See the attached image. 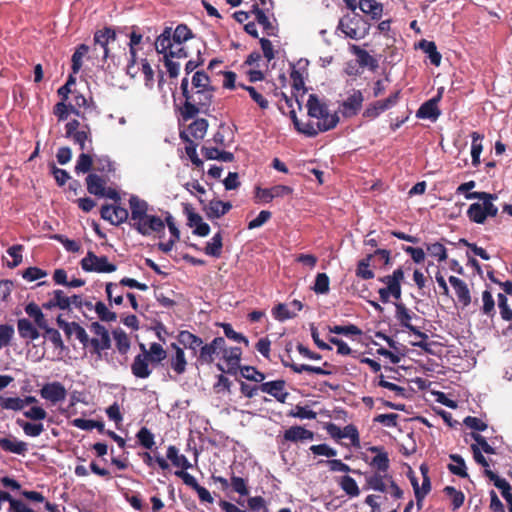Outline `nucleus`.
<instances>
[{
  "label": "nucleus",
  "mask_w": 512,
  "mask_h": 512,
  "mask_svg": "<svg viewBox=\"0 0 512 512\" xmlns=\"http://www.w3.org/2000/svg\"><path fill=\"white\" fill-rule=\"evenodd\" d=\"M242 349L237 346L228 347L224 337H215L211 342L204 343L199 349L197 355V364L210 365L214 363L217 357H220L226 364L225 369L221 364H217L218 370L235 375L240 367Z\"/></svg>",
  "instance_id": "1"
},
{
  "label": "nucleus",
  "mask_w": 512,
  "mask_h": 512,
  "mask_svg": "<svg viewBox=\"0 0 512 512\" xmlns=\"http://www.w3.org/2000/svg\"><path fill=\"white\" fill-rule=\"evenodd\" d=\"M180 90L184 102L179 112L184 121L195 118L199 113L209 115L215 90L190 89L187 76L182 79Z\"/></svg>",
  "instance_id": "2"
},
{
  "label": "nucleus",
  "mask_w": 512,
  "mask_h": 512,
  "mask_svg": "<svg viewBox=\"0 0 512 512\" xmlns=\"http://www.w3.org/2000/svg\"><path fill=\"white\" fill-rule=\"evenodd\" d=\"M307 111L311 118H316L318 121L307 122L304 135L308 137H315L319 132L329 131L337 126L339 117L337 113H330L325 103H322L316 94H310L307 100Z\"/></svg>",
  "instance_id": "3"
},
{
  "label": "nucleus",
  "mask_w": 512,
  "mask_h": 512,
  "mask_svg": "<svg viewBox=\"0 0 512 512\" xmlns=\"http://www.w3.org/2000/svg\"><path fill=\"white\" fill-rule=\"evenodd\" d=\"M337 29L353 40H360L369 34L370 24L359 13L340 19Z\"/></svg>",
  "instance_id": "4"
},
{
  "label": "nucleus",
  "mask_w": 512,
  "mask_h": 512,
  "mask_svg": "<svg viewBox=\"0 0 512 512\" xmlns=\"http://www.w3.org/2000/svg\"><path fill=\"white\" fill-rule=\"evenodd\" d=\"M404 280V270L398 267L391 275L379 278V281L386 284V287L380 288L378 293L382 303H388L390 296L399 300L401 298V282Z\"/></svg>",
  "instance_id": "5"
},
{
  "label": "nucleus",
  "mask_w": 512,
  "mask_h": 512,
  "mask_svg": "<svg viewBox=\"0 0 512 512\" xmlns=\"http://www.w3.org/2000/svg\"><path fill=\"white\" fill-rule=\"evenodd\" d=\"M172 28L166 27L163 32L157 37L155 42L156 51L159 54H167V56L171 58H187L189 53L185 48L184 44L180 46H176L172 43L171 40Z\"/></svg>",
  "instance_id": "6"
},
{
  "label": "nucleus",
  "mask_w": 512,
  "mask_h": 512,
  "mask_svg": "<svg viewBox=\"0 0 512 512\" xmlns=\"http://www.w3.org/2000/svg\"><path fill=\"white\" fill-rule=\"evenodd\" d=\"M81 268L86 272L112 273L116 271L115 264L109 263L106 256H97L94 252L88 251L80 262Z\"/></svg>",
  "instance_id": "7"
},
{
  "label": "nucleus",
  "mask_w": 512,
  "mask_h": 512,
  "mask_svg": "<svg viewBox=\"0 0 512 512\" xmlns=\"http://www.w3.org/2000/svg\"><path fill=\"white\" fill-rule=\"evenodd\" d=\"M116 32L111 27H104L103 29L97 30L94 34V51L101 50V57L103 61H106L111 57L109 44L116 41Z\"/></svg>",
  "instance_id": "8"
},
{
  "label": "nucleus",
  "mask_w": 512,
  "mask_h": 512,
  "mask_svg": "<svg viewBox=\"0 0 512 512\" xmlns=\"http://www.w3.org/2000/svg\"><path fill=\"white\" fill-rule=\"evenodd\" d=\"M90 332L95 337L90 338L89 345L93 348V352L100 353L111 347V339L108 330L99 322H92L89 326Z\"/></svg>",
  "instance_id": "9"
},
{
  "label": "nucleus",
  "mask_w": 512,
  "mask_h": 512,
  "mask_svg": "<svg viewBox=\"0 0 512 512\" xmlns=\"http://www.w3.org/2000/svg\"><path fill=\"white\" fill-rule=\"evenodd\" d=\"M133 228L143 236L159 235L164 233L165 223L159 216L147 214L141 221L136 222Z\"/></svg>",
  "instance_id": "10"
},
{
  "label": "nucleus",
  "mask_w": 512,
  "mask_h": 512,
  "mask_svg": "<svg viewBox=\"0 0 512 512\" xmlns=\"http://www.w3.org/2000/svg\"><path fill=\"white\" fill-rule=\"evenodd\" d=\"M100 215L102 219L114 226L125 223L129 218L128 210L120 206V203L102 205Z\"/></svg>",
  "instance_id": "11"
},
{
  "label": "nucleus",
  "mask_w": 512,
  "mask_h": 512,
  "mask_svg": "<svg viewBox=\"0 0 512 512\" xmlns=\"http://www.w3.org/2000/svg\"><path fill=\"white\" fill-rule=\"evenodd\" d=\"M364 102L363 93L360 90L353 89L352 93L340 104V112L344 118L356 116L362 108Z\"/></svg>",
  "instance_id": "12"
},
{
  "label": "nucleus",
  "mask_w": 512,
  "mask_h": 512,
  "mask_svg": "<svg viewBox=\"0 0 512 512\" xmlns=\"http://www.w3.org/2000/svg\"><path fill=\"white\" fill-rule=\"evenodd\" d=\"M39 393L41 398L50 401L53 404L65 400L67 396L66 388L61 382L58 381L44 384Z\"/></svg>",
  "instance_id": "13"
},
{
  "label": "nucleus",
  "mask_w": 512,
  "mask_h": 512,
  "mask_svg": "<svg viewBox=\"0 0 512 512\" xmlns=\"http://www.w3.org/2000/svg\"><path fill=\"white\" fill-rule=\"evenodd\" d=\"M203 211L209 220L219 219L227 214L232 209L231 202H224L222 200L212 199L207 204L203 205Z\"/></svg>",
  "instance_id": "14"
},
{
  "label": "nucleus",
  "mask_w": 512,
  "mask_h": 512,
  "mask_svg": "<svg viewBox=\"0 0 512 512\" xmlns=\"http://www.w3.org/2000/svg\"><path fill=\"white\" fill-rule=\"evenodd\" d=\"M129 207L131 211L130 225L133 227L136 222L141 221L148 214L149 205L145 200L132 195L129 198Z\"/></svg>",
  "instance_id": "15"
},
{
  "label": "nucleus",
  "mask_w": 512,
  "mask_h": 512,
  "mask_svg": "<svg viewBox=\"0 0 512 512\" xmlns=\"http://www.w3.org/2000/svg\"><path fill=\"white\" fill-rule=\"evenodd\" d=\"M177 340L186 349L190 350L196 358L199 353V349L204 345L202 338L188 330L180 331L177 335Z\"/></svg>",
  "instance_id": "16"
},
{
  "label": "nucleus",
  "mask_w": 512,
  "mask_h": 512,
  "mask_svg": "<svg viewBox=\"0 0 512 512\" xmlns=\"http://www.w3.org/2000/svg\"><path fill=\"white\" fill-rule=\"evenodd\" d=\"M466 199H479L482 200L484 205V211L486 218L488 216L495 217L498 214V208L493 204V201L497 199L496 194H491L488 192H478L474 191L472 193L466 194Z\"/></svg>",
  "instance_id": "17"
},
{
  "label": "nucleus",
  "mask_w": 512,
  "mask_h": 512,
  "mask_svg": "<svg viewBox=\"0 0 512 512\" xmlns=\"http://www.w3.org/2000/svg\"><path fill=\"white\" fill-rule=\"evenodd\" d=\"M349 50L352 54L357 57V62L361 68H369L371 71H375L378 68V61L371 56L365 49L355 44H350Z\"/></svg>",
  "instance_id": "18"
},
{
  "label": "nucleus",
  "mask_w": 512,
  "mask_h": 512,
  "mask_svg": "<svg viewBox=\"0 0 512 512\" xmlns=\"http://www.w3.org/2000/svg\"><path fill=\"white\" fill-rule=\"evenodd\" d=\"M260 391L263 393H267L273 396L276 400L283 403L288 395L287 392H284L285 381L284 380H275L270 382H264L259 385Z\"/></svg>",
  "instance_id": "19"
},
{
  "label": "nucleus",
  "mask_w": 512,
  "mask_h": 512,
  "mask_svg": "<svg viewBox=\"0 0 512 512\" xmlns=\"http://www.w3.org/2000/svg\"><path fill=\"white\" fill-rule=\"evenodd\" d=\"M441 94L439 93L436 97L424 102L416 112V117L420 119H432L436 120L440 115L437 103L440 100Z\"/></svg>",
  "instance_id": "20"
},
{
  "label": "nucleus",
  "mask_w": 512,
  "mask_h": 512,
  "mask_svg": "<svg viewBox=\"0 0 512 512\" xmlns=\"http://www.w3.org/2000/svg\"><path fill=\"white\" fill-rule=\"evenodd\" d=\"M449 282L455 290L458 301L463 307L469 306L471 303V294L467 284L456 276H450Z\"/></svg>",
  "instance_id": "21"
},
{
  "label": "nucleus",
  "mask_w": 512,
  "mask_h": 512,
  "mask_svg": "<svg viewBox=\"0 0 512 512\" xmlns=\"http://www.w3.org/2000/svg\"><path fill=\"white\" fill-rule=\"evenodd\" d=\"M149 359L144 354H138L134 357L131 364V372L136 378L146 379L148 378L152 370L149 367Z\"/></svg>",
  "instance_id": "22"
},
{
  "label": "nucleus",
  "mask_w": 512,
  "mask_h": 512,
  "mask_svg": "<svg viewBox=\"0 0 512 512\" xmlns=\"http://www.w3.org/2000/svg\"><path fill=\"white\" fill-rule=\"evenodd\" d=\"M17 330L22 339L34 341L39 338L40 333L36 324L29 319L21 318L17 321Z\"/></svg>",
  "instance_id": "23"
},
{
  "label": "nucleus",
  "mask_w": 512,
  "mask_h": 512,
  "mask_svg": "<svg viewBox=\"0 0 512 512\" xmlns=\"http://www.w3.org/2000/svg\"><path fill=\"white\" fill-rule=\"evenodd\" d=\"M251 12L255 15L257 23L263 27L265 33L268 36H277V26L273 25V23L269 20L265 12L261 8H259L258 4L252 5Z\"/></svg>",
  "instance_id": "24"
},
{
  "label": "nucleus",
  "mask_w": 512,
  "mask_h": 512,
  "mask_svg": "<svg viewBox=\"0 0 512 512\" xmlns=\"http://www.w3.org/2000/svg\"><path fill=\"white\" fill-rule=\"evenodd\" d=\"M0 448L5 452L25 455L28 451V444L24 441L17 440L15 437L0 438Z\"/></svg>",
  "instance_id": "25"
},
{
  "label": "nucleus",
  "mask_w": 512,
  "mask_h": 512,
  "mask_svg": "<svg viewBox=\"0 0 512 512\" xmlns=\"http://www.w3.org/2000/svg\"><path fill=\"white\" fill-rule=\"evenodd\" d=\"M85 182L89 194L96 197L104 194L103 191L107 184V181L104 177L98 175L97 173H89L85 179Z\"/></svg>",
  "instance_id": "26"
},
{
  "label": "nucleus",
  "mask_w": 512,
  "mask_h": 512,
  "mask_svg": "<svg viewBox=\"0 0 512 512\" xmlns=\"http://www.w3.org/2000/svg\"><path fill=\"white\" fill-rule=\"evenodd\" d=\"M284 439L290 442L313 440L314 433L302 426H291L284 432Z\"/></svg>",
  "instance_id": "27"
},
{
  "label": "nucleus",
  "mask_w": 512,
  "mask_h": 512,
  "mask_svg": "<svg viewBox=\"0 0 512 512\" xmlns=\"http://www.w3.org/2000/svg\"><path fill=\"white\" fill-rule=\"evenodd\" d=\"M389 477H391V475H388V473L379 472H374L373 474L366 475V486L367 488L373 489L375 491L387 492L386 482H389Z\"/></svg>",
  "instance_id": "28"
},
{
  "label": "nucleus",
  "mask_w": 512,
  "mask_h": 512,
  "mask_svg": "<svg viewBox=\"0 0 512 512\" xmlns=\"http://www.w3.org/2000/svg\"><path fill=\"white\" fill-rule=\"evenodd\" d=\"M357 8L373 20L380 19L383 13V5L376 0H359Z\"/></svg>",
  "instance_id": "29"
},
{
  "label": "nucleus",
  "mask_w": 512,
  "mask_h": 512,
  "mask_svg": "<svg viewBox=\"0 0 512 512\" xmlns=\"http://www.w3.org/2000/svg\"><path fill=\"white\" fill-rule=\"evenodd\" d=\"M171 347L175 350V355L170 360L171 368L178 375H181L186 371L187 366L184 350L175 343H172Z\"/></svg>",
  "instance_id": "30"
},
{
  "label": "nucleus",
  "mask_w": 512,
  "mask_h": 512,
  "mask_svg": "<svg viewBox=\"0 0 512 512\" xmlns=\"http://www.w3.org/2000/svg\"><path fill=\"white\" fill-rule=\"evenodd\" d=\"M167 459H169L173 466L180 467L182 470L191 468V463L188 461L185 455L179 454V450L176 446L170 445L167 448L166 453Z\"/></svg>",
  "instance_id": "31"
},
{
  "label": "nucleus",
  "mask_w": 512,
  "mask_h": 512,
  "mask_svg": "<svg viewBox=\"0 0 512 512\" xmlns=\"http://www.w3.org/2000/svg\"><path fill=\"white\" fill-rule=\"evenodd\" d=\"M396 319L399 321L400 325L402 327L407 328L409 331H411L415 326L411 324L412 318H416L417 316L412 313L409 309L406 308V306L402 303H396Z\"/></svg>",
  "instance_id": "32"
},
{
  "label": "nucleus",
  "mask_w": 512,
  "mask_h": 512,
  "mask_svg": "<svg viewBox=\"0 0 512 512\" xmlns=\"http://www.w3.org/2000/svg\"><path fill=\"white\" fill-rule=\"evenodd\" d=\"M192 38H194V34L186 24H179L174 31L172 30L171 40L176 46H180Z\"/></svg>",
  "instance_id": "33"
},
{
  "label": "nucleus",
  "mask_w": 512,
  "mask_h": 512,
  "mask_svg": "<svg viewBox=\"0 0 512 512\" xmlns=\"http://www.w3.org/2000/svg\"><path fill=\"white\" fill-rule=\"evenodd\" d=\"M190 89H198V90H215V88L211 85V79L204 71H196L191 78V85L189 84Z\"/></svg>",
  "instance_id": "34"
},
{
  "label": "nucleus",
  "mask_w": 512,
  "mask_h": 512,
  "mask_svg": "<svg viewBox=\"0 0 512 512\" xmlns=\"http://www.w3.org/2000/svg\"><path fill=\"white\" fill-rule=\"evenodd\" d=\"M25 312L29 317L34 319V322L39 329L47 328L48 322H47L42 310L36 303H34V302L28 303L25 306Z\"/></svg>",
  "instance_id": "35"
},
{
  "label": "nucleus",
  "mask_w": 512,
  "mask_h": 512,
  "mask_svg": "<svg viewBox=\"0 0 512 512\" xmlns=\"http://www.w3.org/2000/svg\"><path fill=\"white\" fill-rule=\"evenodd\" d=\"M373 257L374 254H368L366 257L358 261L355 271V274L358 278L363 280H370L374 278L375 274L373 270L370 269V264Z\"/></svg>",
  "instance_id": "36"
},
{
  "label": "nucleus",
  "mask_w": 512,
  "mask_h": 512,
  "mask_svg": "<svg viewBox=\"0 0 512 512\" xmlns=\"http://www.w3.org/2000/svg\"><path fill=\"white\" fill-rule=\"evenodd\" d=\"M69 113L80 116V111L72 103L58 102L53 108V114L57 117L58 121H65Z\"/></svg>",
  "instance_id": "37"
},
{
  "label": "nucleus",
  "mask_w": 512,
  "mask_h": 512,
  "mask_svg": "<svg viewBox=\"0 0 512 512\" xmlns=\"http://www.w3.org/2000/svg\"><path fill=\"white\" fill-rule=\"evenodd\" d=\"M449 458L453 461V464L448 465V470L461 478L468 477L467 467L463 457L459 454H451Z\"/></svg>",
  "instance_id": "38"
},
{
  "label": "nucleus",
  "mask_w": 512,
  "mask_h": 512,
  "mask_svg": "<svg viewBox=\"0 0 512 512\" xmlns=\"http://www.w3.org/2000/svg\"><path fill=\"white\" fill-rule=\"evenodd\" d=\"M222 234L221 232H217L208 242L204 248V253L208 256L219 258L222 254Z\"/></svg>",
  "instance_id": "39"
},
{
  "label": "nucleus",
  "mask_w": 512,
  "mask_h": 512,
  "mask_svg": "<svg viewBox=\"0 0 512 512\" xmlns=\"http://www.w3.org/2000/svg\"><path fill=\"white\" fill-rule=\"evenodd\" d=\"M419 46L426 54H428L430 62L434 66L440 65L442 56L437 51V46L435 42L423 39L420 41Z\"/></svg>",
  "instance_id": "40"
},
{
  "label": "nucleus",
  "mask_w": 512,
  "mask_h": 512,
  "mask_svg": "<svg viewBox=\"0 0 512 512\" xmlns=\"http://www.w3.org/2000/svg\"><path fill=\"white\" fill-rule=\"evenodd\" d=\"M472 144H471V157H472V165L474 167H478L480 164V155L483 151L482 139L484 138L478 132H472L471 134Z\"/></svg>",
  "instance_id": "41"
},
{
  "label": "nucleus",
  "mask_w": 512,
  "mask_h": 512,
  "mask_svg": "<svg viewBox=\"0 0 512 512\" xmlns=\"http://www.w3.org/2000/svg\"><path fill=\"white\" fill-rule=\"evenodd\" d=\"M72 425L76 428H79V429H82V430H92V429H97L99 433H104L105 432V426H104V423L102 421H96V420H92V419H83V418H76L74 420H72Z\"/></svg>",
  "instance_id": "42"
},
{
  "label": "nucleus",
  "mask_w": 512,
  "mask_h": 512,
  "mask_svg": "<svg viewBox=\"0 0 512 512\" xmlns=\"http://www.w3.org/2000/svg\"><path fill=\"white\" fill-rule=\"evenodd\" d=\"M91 170H94V158L89 153H81L76 161L75 172L84 174Z\"/></svg>",
  "instance_id": "43"
},
{
  "label": "nucleus",
  "mask_w": 512,
  "mask_h": 512,
  "mask_svg": "<svg viewBox=\"0 0 512 512\" xmlns=\"http://www.w3.org/2000/svg\"><path fill=\"white\" fill-rule=\"evenodd\" d=\"M467 217L471 222L477 224H483L486 221V215L484 211L483 203H473L469 206L467 210Z\"/></svg>",
  "instance_id": "44"
},
{
  "label": "nucleus",
  "mask_w": 512,
  "mask_h": 512,
  "mask_svg": "<svg viewBox=\"0 0 512 512\" xmlns=\"http://www.w3.org/2000/svg\"><path fill=\"white\" fill-rule=\"evenodd\" d=\"M369 465L376 469L375 472L379 473H387L390 467V460L388 453H379L375 455L371 461L369 462Z\"/></svg>",
  "instance_id": "45"
},
{
  "label": "nucleus",
  "mask_w": 512,
  "mask_h": 512,
  "mask_svg": "<svg viewBox=\"0 0 512 512\" xmlns=\"http://www.w3.org/2000/svg\"><path fill=\"white\" fill-rule=\"evenodd\" d=\"M443 492L451 500V505H452L453 510H457L463 505L464 500H465V495L462 491L457 490L453 486H446L443 489Z\"/></svg>",
  "instance_id": "46"
},
{
  "label": "nucleus",
  "mask_w": 512,
  "mask_h": 512,
  "mask_svg": "<svg viewBox=\"0 0 512 512\" xmlns=\"http://www.w3.org/2000/svg\"><path fill=\"white\" fill-rule=\"evenodd\" d=\"M69 139H72L75 144H78L81 150L87 149L86 142L88 141L89 143H92V135L89 125H84L80 131L74 133L69 137Z\"/></svg>",
  "instance_id": "47"
},
{
  "label": "nucleus",
  "mask_w": 512,
  "mask_h": 512,
  "mask_svg": "<svg viewBox=\"0 0 512 512\" xmlns=\"http://www.w3.org/2000/svg\"><path fill=\"white\" fill-rule=\"evenodd\" d=\"M16 423L23 429L25 435L29 437H38L44 431V425L42 423H32L21 419H17Z\"/></svg>",
  "instance_id": "48"
},
{
  "label": "nucleus",
  "mask_w": 512,
  "mask_h": 512,
  "mask_svg": "<svg viewBox=\"0 0 512 512\" xmlns=\"http://www.w3.org/2000/svg\"><path fill=\"white\" fill-rule=\"evenodd\" d=\"M88 51H89V46L86 44H80L76 48V50L73 53L72 58H71V62H72L71 69H72L73 74H77L80 71V69L82 67V59L88 53Z\"/></svg>",
  "instance_id": "49"
},
{
  "label": "nucleus",
  "mask_w": 512,
  "mask_h": 512,
  "mask_svg": "<svg viewBox=\"0 0 512 512\" xmlns=\"http://www.w3.org/2000/svg\"><path fill=\"white\" fill-rule=\"evenodd\" d=\"M144 355L149 359L151 363L157 364L166 358L167 352L161 344L154 342L151 343L149 352H145Z\"/></svg>",
  "instance_id": "50"
},
{
  "label": "nucleus",
  "mask_w": 512,
  "mask_h": 512,
  "mask_svg": "<svg viewBox=\"0 0 512 512\" xmlns=\"http://www.w3.org/2000/svg\"><path fill=\"white\" fill-rule=\"evenodd\" d=\"M3 502L9 503L8 512H21L25 505L22 500L15 499L10 493L0 490V509Z\"/></svg>",
  "instance_id": "51"
},
{
  "label": "nucleus",
  "mask_w": 512,
  "mask_h": 512,
  "mask_svg": "<svg viewBox=\"0 0 512 512\" xmlns=\"http://www.w3.org/2000/svg\"><path fill=\"white\" fill-rule=\"evenodd\" d=\"M339 485L341 489L350 497H357L360 494V490L356 481L348 475L341 477Z\"/></svg>",
  "instance_id": "52"
},
{
  "label": "nucleus",
  "mask_w": 512,
  "mask_h": 512,
  "mask_svg": "<svg viewBox=\"0 0 512 512\" xmlns=\"http://www.w3.org/2000/svg\"><path fill=\"white\" fill-rule=\"evenodd\" d=\"M219 326L223 328L225 337L238 343H243L246 347L249 346V340L239 332H236L230 323H220Z\"/></svg>",
  "instance_id": "53"
},
{
  "label": "nucleus",
  "mask_w": 512,
  "mask_h": 512,
  "mask_svg": "<svg viewBox=\"0 0 512 512\" xmlns=\"http://www.w3.org/2000/svg\"><path fill=\"white\" fill-rule=\"evenodd\" d=\"M208 121L204 118L196 119L189 125L191 135L196 139H202L207 131Z\"/></svg>",
  "instance_id": "54"
},
{
  "label": "nucleus",
  "mask_w": 512,
  "mask_h": 512,
  "mask_svg": "<svg viewBox=\"0 0 512 512\" xmlns=\"http://www.w3.org/2000/svg\"><path fill=\"white\" fill-rule=\"evenodd\" d=\"M43 330L44 337L47 338L53 344L55 349H65V345L62 340L61 334L57 329L51 328L47 325V328H44Z\"/></svg>",
  "instance_id": "55"
},
{
  "label": "nucleus",
  "mask_w": 512,
  "mask_h": 512,
  "mask_svg": "<svg viewBox=\"0 0 512 512\" xmlns=\"http://www.w3.org/2000/svg\"><path fill=\"white\" fill-rule=\"evenodd\" d=\"M0 407L4 410L21 411L23 410V401L20 397L0 396Z\"/></svg>",
  "instance_id": "56"
},
{
  "label": "nucleus",
  "mask_w": 512,
  "mask_h": 512,
  "mask_svg": "<svg viewBox=\"0 0 512 512\" xmlns=\"http://www.w3.org/2000/svg\"><path fill=\"white\" fill-rule=\"evenodd\" d=\"M238 86L246 90L249 93L252 100L256 102L261 109L265 110L269 107L268 100L261 93H259L255 87L247 86L241 83L238 84Z\"/></svg>",
  "instance_id": "57"
},
{
  "label": "nucleus",
  "mask_w": 512,
  "mask_h": 512,
  "mask_svg": "<svg viewBox=\"0 0 512 512\" xmlns=\"http://www.w3.org/2000/svg\"><path fill=\"white\" fill-rule=\"evenodd\" d=\"M94 171L101 173H111L115 171L114 164L108 156L94 158Z\"/></svg>",
  "instance_id": "58"
},
{
  "label": "nucleus",
  "mask_w": 512,
  "mask_h": 512,
  "mask_svg": "<svg viewBox=\"0 0 512 512\" xmlns=\"http://www.w3.org/2000/svg\"><path fill=\"white\" fill-rule=\"evenodd\" d=\"M94 310L97 313L100 320L104 322H114L117 319V314L115 312L110 311L105 303L102 301H98L94 305Z\"/></svg>",
  "instance_id": "59"
},
{
  "label": "nucleus",
  "mask_w": 512,
  "mask_h": 512,
  "mask_svg": "<svg viewBox=\"0 0 512 512\" xmlns=\"http://www.w3.org/2000/svg\"><path fill=\"white\" fill-rule=\"evenodd\" d=\"M139 444L145 449H152L155 444L153 433L147 428L142 427L136 434Z\"/></svg>",
  "instance_id": "60"
},
{
  "label": "nucleus",
  "mask_w": 512,
  "mask_h": 512,
  "mask_svg": "<svg viewBox=\"0 0 512 512\" xmlns=\"http://www.w3.org/2000/svg\"><path fill=\"white\" fill-rule=\"evenodd\" d=\"M426 250L430 256L437 258L439 262L447 259V250L440 242L426 244Z\"/></svg>",
  "instance_id": "61"
},
{
  "label": "nucleus",
  "mask_w": 512,
  "mask_h": 512,
  "mask_svg": "<svg viewBox=\"0 0 512 512\" xmlns=\"http://www.w3.org/2000/svg\"><path fill=\"white\" fill-rule=\"evenodd\" d=\"M113 336L119 353L126 354L130 348V340L127 334L122 330H115Z\"/></svg>",
  "instance_id": "62"
},
{
  "label": "nucleus",
  "mask_w": 512,
  "mask_h": 512,
  "mask_svg": "<svg viewBox=\"0 0 512 512\" xmlns=\"http://www.w3.org/2000/svg\"><path fill=\"white\" fill-rule=\"evenodd\" d=\"M51 239L60 242L68 252L78 253L81 250L79 242L69 239L62 234H54L51 236Z\"/></svg>",
  "instance_id": "63"
},
{
  "label": "nucleus",
  "mask_w": 512,
  "mask_h": 512,
  "mask_svg": "<svg viewBox=\"0 0 512 512\" xmlns=\"http://www.w3.org/2000/svg\"><path fill=\"white\" fill-rule=\"evenodd\" d=\"M330 280L326 273H318L314 282L313 290L317 294H326L329 292Z\"/></svg>",
  "instance_id": "64"
}]
</instances>
